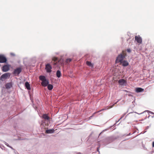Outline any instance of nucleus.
<instances>
[{
	"instance_id": "f257e3e1",
	"label": "nucleus",
	"mask_w": 154,
	"mask_h": 154,
	"mask_svg": "<svg viewBox=\"0 0 154 154\" xmlns=\"http://www.w3.org/2000/svg\"><path fill=\"white\" fill-rule=\"evenodd\" d=\"M43 119L41 125H49L50 124V118L47 114H43L42 116Z\"/></svg>"
},
{
	"instance_id": "f03ea898",
	"label": "nucleus",
	"mask_w": 154,
	"mask_h": 154,
	"mask_svg": "<svg viewBox=\"0 0 154 154\" xmlns=\"http://www.w3.org/2000/svg\"><path fill=\"white\" fill-rule=\"evenodd\" d=\"M40 80L42 81L41 85L44 87H46L49 84V81L46 79L45 77L43 75H41L39 77Z\"/></svg>"
},
{
	"instance_id": "7ed1b4c3",
	"label": "nucleus",
	"mask_w": 154,
	"mask_h": 154,
	"mask_svg": "<svg viewBox=\"0 0 154 154\" xmlns=\"http://www.w3.org/2000/svg\"><path fill=\"white\" fill-rule=\"evenodd\" d=\"M125 55L126 54L124 53L119 55L116 60V63H118L120 62L122 63V61L124 60H123L125 58Z\"/></svg>"
},
{
	"instance_id": "20e7f679",
	"label": "nucleus",
	"mask_w": 154,
	"mask_h": 154,
	"mask_svg": "<svg viewBox=\"0 0 154 154\" xmlns=\"http://www.w3.org/2000/svg\"><path fill=\"white\" fill-rule=\"evenodd\" d=\"M10 76V74L9 73H4L0 77V80L3 81L4 79L9 78Z\"/></svg>"
},
{
	"instance_id": "39448f33",
	"label": "nucleus",
	"mask_w": 154,
	"mask_h": 154,
	"mask_svg": "<svg viewBox=\"0 0 154 154\" xmlns=\"http://www.w3.org/2000/svg\"><path fill=\"white\" fill-rule=\"evenodd\" d=\"M10 66L9 65H4L2 68V71L3 72H6L8 71L10 69Z\"/></svg>"
},
{
	"instance_id": "423d86ee",
	"label": "nucleus",
	"mask_w": 154,
	"mask_h": 154,
	"mask_svg": "<svg viewBox=\"0 0 154 154\" xmlns=\"http://www.w3.org/2000/svg\"><path fill=\"white\" fill-rule=\"evenodd\" d=\"M22 69L20 68H17L14 70L13 74L15 75H18L20 73Z\"/></svg>"
},
{
	"instance_id": "0eeeda50",
	"label": "nucleus",
	"mask_w": 154,
	"mask_h": 154,
	"mask_svg": "<svg viewBox=\"0 0 154 154\" xmlns=\"http://www.w3.org/2000/svg\"><path fill=\"white\" fill-rule=\"evenodd\" d=\"M7 59L3 55H0V63H4L6 62Z\"/></svg>"
},
{
	"instance_id": "6e6552de",
	"label": "nucleus",
	"mask_w": 154,
	"mask_h": 154,
	"mask_svg": "<svg viewBox=\"0 0 154 154\" xmlns=\"http://www.w3.org/2000/svg\"><path fill=\"white\" fill-rule=\"evenodd\" d=\"M45 69L48 72H50L52 71L51 70L52 67L49 64H48L46 65Z\"/></svg>"
},
{
	"instance_id": "1a4fd4ad",
	"label": "nucleus",
	"mask_w": 154,
	"mask_h": 154,
	"mask_svg": "<svg viewBox=\"0 0 154 154\" xmlns=\"http://www.w3.org/2000/svg\"><path fill=\"white\" fill-rule=\"evenodd\" d=\"M135 40L137 42L139 43H141L142 42V39L141 37L139 36H135Z\"/></svg>"
},
{
	"instance_id": "9d476101",
	"label": "nucleus",
	"mask_w": 154,
	"mask_h": 154,
	"mask_svg": "<svg viewBox=\"0 0 154 154\" xmlns=\"http://www.w3.org/2000/svg\"><path fill=\"white\" fill-rule=\"evenodd\" d=\"M119 101V100L115 104H114L113 105H112V106H110L109 107L106 108V109H102L101 110H100L99 111H98L97 112H94L93 114V115H94V114H96V113H98L99 112H100L102 111H103V110H106V109H110V108H112V107H113V106H114V105L115 104H116L117 103H118V101Z\"/></svg>"
},
{
	"instance_id": "9b49d317",
	"label": "nucleus",
	"mask_w": 154,
	"mask_h": 154,
	"mask_svg": "<svg viewBox=\"0 0 154 154\" xmlns=\"http://www.w3.org/2000/svg\"><path fill=\"white\" fill-rule=\"evenodd\" d=\"M119 83L121 85H123L126 84V82L124 79H121L119 81Z\"/></svg>"
},
{
	"instance_id": "f8f14e48",
	"label": "nucleus",
	"mask_w": 154,
	"mask_h": 154,
	"mask_svg": "<svg viewBox=\"0 0 154 154\" xmlns=\"http://www.w3.org/2000/svg\"><path fill=\"white\" fill-rule=\"evenodd\" d=\"M135 91L137 93L142 92L144 91V89L140 88H136Z\"/></svg>"
},
{
	"instance_id": "ddd939ff",
	"label": "nucleus",
	"mask_w": 154,
	"mask_h": 154,
	"mask_svg": "<svg viewBox=\"0 0 154 154\" xmlns=\"http://www.w3.org/2000/svg\"><path fill=\"white\" fill-rule=\"evenodd\" d=\"M25 87H26V88L28 90H30L31 88L30 87V84H29V83L28 82H26L25 83Z\"/></svg>"
},
{
	"instance_id": "4468645a",
	"label": "nucleus",
	"mask_w": 154,
	"mask_h": 154,
	"mask_svg": "<svg viewBox=\"0 0 154 154\" xmlns=\"http://www.w3.org/2000/svg\"><path fill=\"white\" fill-rule=\"evenodd\" d=\"M54 131V130L53 129H50L48 130H47L46 131V132L48 134H51L53 133Z\"/></svg>"
},
{
	"instance_id": "2eb2a0df",
	"label": "nucleus",
	"mask_w": 154,
	"mask_h": 154,
	"mask_svg": "<svg viewBox=\"0 0 154 154\" xmlns=\"http://www.w3.org/2000/svg\"><path fill=\"white\" fill-rule=\"evenodd\" d=\"M12 87V84L10 83H8L6 84L5 87L7 89L11 88Z\"/></svg>"
},
{
	"instance_id": "dca6fc26",
	"label": "nucleus",
	"mask_w": 154,
	"mask_h": 154,
	"mask_svg": "<svg viewBox=\"0 0 154 154\" xmlns=\"http://www.w3.org/2000/svg\"><path fill=\"white\" fill-rule=\"evenodd\" d=\"M122 63V65L125 66H127L128 65V63L125 60H123Z\"/></svg>"
},
{
	"instance_id": "f3484780",
	"label": "nucleus",
	"mask_w": 154,
	"mask_h": 154,
	"mask_svg": "<svg viewBox=\"0 0 154 154\" xmlns=\"http://www.w3.org/2000/svg\"><path fill=\"white\" fill-rule=\"evenodd\" d=\"M61 73L60 71L59 70H57L56 72V75L57 77L58 78H60L61 76Z\"/></svg>"
},
{
	"instance_id": "a211bd4d",
	"label": "nucleus",
	"mask_w": 154,
	"mask_h": 154,
	"mask_svg": "<svg viewBox=\"0 0 154 154\" xmlns=\"http://www.w3.org/2000/svg\"><path fill=\"white\" fill-rule=\"evenodd\" d=\"M47 86L49 90H51L53 88V87L52 85L48 84Z\"/></svg>"
},
{
	"instance_id": "6ab92c4d",
	"label": "nucleus",
	"mask_w": 154,
	"mask_h": 154,
	"mask_svg": "<svg viewBox=\"0 0 154 154\" xmlns=\"http://www.w3.org/2000/svg\"><path fill=\"white\" fill-rule=\"evenodd\" d=\"M86 64L89 66L93 67V65L91 63L90 61H87L86 62Z\"/></svg>"
},
{
	"instance_id": "aec40b11",
	"label": "nucleus",
	"mask_w": 154,
	"mask_h": 154,
	"mask_svg": "<svg viewBox=\"0 0 154 154\" xmlns=\"http://www.w3.org/2000/svg\"><path fill=\"white\" fill-rule=\"evenodd\" d=\"M71 59H67L66 60V61L67 63L71 61Z\"/></svg>"
},
{
	"instance_id": "412c9836",
	"label": "nucleus",
	"mask_w": 154,
	"mask_h": 154,
	"mask_svg": "<svg viewBox=\"0 0 154 154\" xmlns=\"http://www.w3.org/2000/svg\"><path fill=\"white\" fill-rule=\"evenodd\" d=\"M127 51L128 52L130 53L131 51V50L130 49H128Z\"/></svg>"
},
{
	"instance_id": "4be33fe9",
	"label": "nucleus",
	"mask_w": 154,
	"mask_h": 154,
	"mask_svg": "<svg viewBox=\"0 0 154 154\" xmlns=\"http://www.w3.org/2000/svg\"><path fill=\"white\" fill-rule=\"evenodd\" d=\"M57 58L56 57H54L53 60L55 61L57 60Z\"/></svg>"
},
{
	"instance_id": "5701e85b",
	"label": "nucleus",
	"mask_w": 154,
	"mask_h": 154,
	"mask_svg": "<svg viewBox=\"0 0 154 154\" xmlns=\"http://www.w3.org/2000/svg\"><path fill=\"white\" fill-rule=\"evenodd\" d=\"M5 144L8 146L9 147L11 148V149H12V147H11V146H10L7 143H6V144Z\"/></svg>"
},
{
	"instance_id": "b1692460",
	"label": "nucleus",
	"mask_w": 154,
	"mask_h": 154,
	"mask_svg": "<svg viewBox=\"0 0 154 154\" xmlns=\"http://www.w3.org/2000/svg\"><path fill=\"white\" fill-rule=\"evenodd\" d=\"M10 54L12 56H15V54L14 53H10Z\"/></svg>"
},
{
	"instance_id": "393cba45",
	"label": "nucleus",
	"mask_w": 154,
	"mask_h": 154,
	"mask_svg": "<svg viewBox=\"0 0 154 154\" xmlns=\"http://www.w3.org/2000/svg\"><path fill=\"white\" fill-rule=\"evenodd\" d=\"M152 146L154 147V141L152 143Z\"/></svg>"
},
{
	"instance_id": "a878e982",
	"label": "nucleus",
	"mask_w": 154,
	"mask_h": 154,
	"mask_svg": "<svg viewBox=\"0 0 154 154\" xmlns=\"http://www.w3.org/2000/svg\"><path fill=\"white\" fill-rule=\"evenodd\" d=\"M97 151H98V152H99V150H98V149H97Z\"/></svg>"
},
{
	"instance_id": "bb28decb",
	"label": "nucleus",
	"mask_w": 154,
	"mask_h": 154,
	"mask_svg": "<svg viewBox=\"0 0 154 154\" xmlns=\"http://www.w3.org/2000/svg\"><path fill=\"white\" fill-rule=\"evenodd\" d=\"M91 116L90 117H92V116Z\"/></svg>"
}]
</instances>
